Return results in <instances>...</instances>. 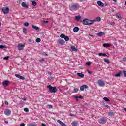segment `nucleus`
Here are the masks:
<instances>
[{
  "label": "nucleus",
  "mask_w": 126,
  "mask_h": 126,
  "mask_svg": "<svg viewBox=\"0 0 126 126\" xmlns=\"http://www.w3.org/2000/svg\"><path fill=\"white\" fill-rule=\"evenodd\" d=\"M47 88H48L49 91L51 93H56L58 91V89L56 87H53L51 85L47 86Z\"/></svg>",
  "instance_id": "obj_1"
},
{
  "label": "nucleus",
  "mask_w": 126,
  "mask_h": 126,
  "mask_svg": "<svg viewBox=\"0 0 126 126\" xmlns=\"http://www.w3.org/2000/svg\"><path fill=\"white\" fill-rule=\"evenodd\" d=\"M2 11L4 14H7L9 12V8L8 7H4L2 9Z\"/></svg>",
  "instance_id": "obj_2"
},
{
  "label": "nucleus",
  "mask_w": 126,
  "mask_h": 126,
  "mask_svg": "<svg viewBox=\"0 0 126 126\" xmlns=\"http://www.w3.org/2000/svg\"><path fill=\"white\" fill-rule=\"evenodd\" d=\"M60 37L62 38V39H64L66 41H69V37L67 36H65L64 34H61Z\"/></svg>",
  "instance_id": "obj_3"
},
{
  "label": "nucleus",
  "mask_w": 126,
  "mask_h": 126,
  "mask_svg": "<svg viewBox=\"0 0 126 126\" xmlns=\"http://www.w3.org/2000/svg\"><path fill=\"white\" fill-rule=\"evenodd\" d=\"M98 84L101 87H104V86H105V82L102 80H99L98 81Z\"/></svg>",
  "instance_id": "obj_4"
},
{
  "label": "nucleus",
  "mask_w": 126,
  "mask_h": 126,
  "mask_svg": "<svg viewBox=\"0 0 126 126\" xmlns=\"http://www.w3.org/2000/svg\"><path fill=\"white\" fill-rule=\"evenodd\" d=\"M57 42L58 43V44H59V45H64V43H65V42L64 41V40H63V39H62L61 38L58 39L57 40Z\"/></svg>",
  "instance_id": "obj_5"
},
{
  "label": "nucleus",
  "mask_w": 126,
  "mask_h": 126,
  "mask_svg": "<svg viewBox=\"0 0 126 126\" xmlns=\"http://www.w3.org/2000/svg\"><path fill=\"white\" fill-rule=\"evenodd\" d=\"M18 49L19 51H22L24 49V45L21 43L19 44L18 45Z\"/></svg>",
  "instance_id": "obj_6"
},
{
  "label": "nucleus",
  "mask_w": 126,
  "mask_h": 126,
  "mask_svg": "<svg viewBox=\"0 0 126 126\" xmlns=\"http://www.w3.org/2000/svg\"><path fill=\"white\" fill-rule=\"evenodd\" d=\"M4 114L6 115V116H9L11 114V111L10 109H6L4 111Z\"/></svg>",
  "instance_id": "obj_7"
},
{
  "label": "nucleus",
  "mask_w": 126,
  "mask_h": 126,
  "mask_svg": "<svg viewBox=\"0 0 126 126\" xmlns=\"http://www.w3.org/2000/svg\"><path fill=\"white\" fill-rule=\"evenodd\" d=\"M95 22V20L88 19V25H92Z\"/></svg>",
  "instance_id": "obj_8"
},
{
  "label": "nucleus",
  "mask_w": 126,
  "mask_h": 126,
  "mask_svg": "<svg viewBox=\"0 0 126 126\" xmlns=\"http://www.w3.org/2000/svg\"><path fill=\"white\" fill-rule=\"evenodd\" d=\"M71 8H72V9L76 10V9H77V8H78V4H77L72 5L71 6Z\"/></svg>",
  "instance_id": "obj_9"
},
{
  "label": "nucleus",
  "mask_w": 126,
  "mask_h": 126,
  "mask_svg": "<svg viewBox=\"0 0 126 126\" xmlns=\"http://www.w3.org/2000/svg\"><path fill=\"white\" fill-rule=\"evenodd\" d=\"M15 76L17 77V78H19V79H22V80H24V79H25V78H24L23 76H20L19 74H15Z\"/></svg>",
  "instance_id": "obj_10"
},
{
  "label": "nucleus",
  "mask_w": 126,
  "mask_h": 126,
  "mask_svg": "<svg viewBox=\"0 0 126 126\" xmlns=\"http://www.w3.org/2000/svg\"><path fill=\"white\" fill-rule=\"evenodd\" d=\"M9 83V81L6 80L2 83V84L3 86H7Z\"/></svg>",
  "instance_id": "obj_11"
},
{
  "label": "nucleus",
  "mask_w": 126,
  "mask_h": 126,
  "mask_svg": "<svg viewBox=\"0 0 126 126\" xmlns=\"http://www.w3.org/2000/svg\"><path fill=\"white\" fill-rule=\"evenodd\" d=\"M83 24L85 25H88V19H85L83 20Z\"/></svg>",
  "instance_id": "obj_12"
},
{
  "label": "nucleus",
  "mask_w": 126,
  "mask_h": 126,
  "mask_svg": "<svg viewBox=\"0 0 126 126\" xmlns=\"http://www.w3.org/2000/svg\"><path fill=\"white\" fill-rule=\"evenodd\" d=\"M22 6H23V7H24L25 8H28V5H27L26 3L24 2H23L22 3Z\"/></svg>",
  "instance_id": "obj_13"
},
{
  "label": "nucleus",
  "mask_w": 126,
  "mask_h": 126,
  "mask_svg": "<svg viewBox=\"0 0 126 126\" xmlns=\"http://www.w3.org/2000/svg\"><path fill=\"white\" fill-rule=\"evenodd\" d=\"M97 4L99 6H101V7H103L104 6V3H103L101 1H98Z\"/></svg>",
  "instance_id": "obj_14"
},
{
  "label": "nucleus",
  "mask_w": 126,
  "mask_h": 126,
  "mask_svg": "<svg viewBox=\"0 0 126 126\" xmlns=\"http://www.w3.org/2000/svg\"><path fill=\"white\" fill-rule=\"evenodd\" d=\"M78 31H79V28L77 27H74V29H73V32H75V33H76L77 32H78Z\"/></svg>",
  "instance_id": "obj_15"
},
{
  "label": "nucleus",
  "mask_w": 126,
  "mask_h": 126,
  "mask_svg": "<svg viewBox=\"0 0 126 126\" xmlns=\"http://www.w3.org/2000/svg\"><path fill=\"white\" fill-rule=\"evenodd\" d=\"M104 35H105V32H103L97 33V36H99V37H102V36H104Z\"/></svg>",
  "instance_id": "obj_16"
},
{
  "label": "nucleus",
  "mask_w": 126,
  "mask_h": 126,
  "mask_svg": "<svg viewBox=\"0 0 126 126\" xmlns=\"http://www.w3.org/2000/svg\"><path fill=\"white\" fill-rule=\"evenodd\" d=\"M100 121H101L100 124H106V120H105V118H101Z\"/></svg>",
  "instance_id": "obj_17"
},
{
  "label": "nucleus",
  "mask_w": 126,
  "mask_h": 126,
  "mask_svg": "<svg viewBox=\"0 0 126 126\" xmlns=\"http://www.w3.org/2000/svg\"><path fill=\"white\" fill-rule=\"evenodd\" d=\"M72 126H78V123H77V122L74 121L72 123Z\"/></svg>",
  "instance_id": "obj_18"
},
{
  "label": "nucleus",
  "mask_w": 126,
  "mask_h": 126,
  "mask_svg": "<svg viewBox=\"0 0 126 126\" xmlns=\"http://www.w3.org/2000/svg\"><path fill=\"white\" fill-rule=\"evenodd\" d=\"M71 49L73 52H77L78 50L76 49V47L75 46H71Z\"/></svg>",
  "instance_id": "obj_19"
},
{
  "label": "nucleus",
  "mask_w": 126,
  "mask_h": 126,
  "mask_svg": "<svg viewBox=\"0 0 126 126\" xmlns=\"http://www.w3.org/2000/svg\"><path fill=\"white\" fill-rule=\"evenodd\" d=\"M77 75L79 77H81V78H83L84 77V74L80 73H77Z\"/></svg>",
  "instance_id": "obj_20"
},
{
  "label": "nucleus",
  "mask_w": 126,
  "mask_h": 126,
  "mask_svg": "<svg viewBox=\"0 0 126 126\" xmlns=\"http://www.w3.org/2000/svg\"><path fill=\"white\" fill-rule=\"evenodd\" d=\"M98 56H99L100 57L102 56H103V57H107V54L106 53H99Z\"/></svg>",
  "instance_id": "obj_21"
},
{
  "label": "nucleus",
  "mask_w": 126,
  "mask_h": 126,
  "mask_svg": "<svg viewBox=\"0 0 126 126\" xmlns=\"http://www.w3.org/2000/svg\"><path fill=\"white\" fill-rule=\"evenodd\" d=\"M80 18H81V16H77L75 17V19L77 20V21H79V20H80Z\"/></svg>",
  "instance_id": "obj_22"
},
{
  "label": "nucleus",
  "mask_w": 126,
  "mask_h": 126,
  "mask_svg": "<svg viewBox=\"0 0 126 126\" xmlns=\"http://www.w3.org/2000/svg\"><path fill=\"white\" fill-rule=\"evenodd\" d=\"M122 71H120L118 73L116 74L115 75V76L116 77H120V76H121V75H122Z\"/></svg>",
  "instance_id": "obj_23"
},
{
  "label": "nucleus",
  "mask_w": 126,
  "mask_h": 126,
  "mask_svg": "<svg viewBox=\"0 0 126 126\" xmlns=\"http://www.w3.org/2000/svg\"><path fill=\"white\" fill-rule=\"evenodd\" d=\"M110 46L111 45L108 43H104L103 44V47H104V48H109Z\"/></svg>",
  "instance_id": "obj_24"
},
{
  "label": "nucleus",
  "mask_w": 126,
  "mask_h": 126,
  "mask_svg": "<svg viewBox=\"0 0 126 126\" xmlns=\"http://www.w3.org/2000/svg\"><path fill=\"white\" fill-rule=\"evenodd\" d=\"M114 115H115V113L113 112H108V116H110V117H112Z\"/></svg>",
  "instance_id": "obj_25"
},
{
  "label": "nucleus",
  "mask_w": 126,
  "mask_h": 126,
  "mask_svg": "<svg viewBox=\"0 0 126 126\" xmlns=\"http://www.w3.org/2000/svg\"><path fill=\"white\" fill-rule=\"evenodd\" d=\"M32 28H33V29H35V30H39V27L34 26V25H32Z\"/></svg>",
  "instance_id": "obj_26"
},
{
  "label": "nucleus",
  "mask_w": 126,
  "mask_h": 126,
  "mask_svg": "<svg viewBox=\"0 0 126 126\" xmlns=\"http://www.w3.org/2000/svg\"><path fill=\"white\" fill-rule=\"evenodd\" d=\"M95 21H98V22L101 21V17H97L95 20Z\"/></svg>",
  "instance_id": "obj_27"
},
{
  "label": "nucleus",
  "mask_w": 126,
  "mask_h": 126,
  "mask_svg": "<svg viewBox=\"0 0 126 126\" xmlns=\"http://www.w3.org/2000/svg\"><path fill=\"white\" fill-rule=\"evenodd\" d=\"M104 61L105 62V63H110V61H109V59H107L106 58L104 59Z\"/></svg>",
  "instance_id": "obj_28"
},
{
  "label": "nucleus",
  "mask_w": 126,
  "mask_h": 126,
  "mask_svg": "<svg viewBox=\"0 0 126 126\" xmlns=\"http://www.w3.org/2000/svg\"><path fill=\"white\" fill-rule=\"evenodd\" d=\"M103 100H104V101H106V102H110V99H109V98L107 97H104Z\"/></svg>",
  "instance_id": "obj_29"
},
{
  "label": "nucleus",
  "mask_w": 126,
  "mask_h": 126,
  "mask_svg": "<svg viewBox=\"0 0 126 126\" xmlns=\"http://www.w3.org/2000/svg\"><path fill=\"white\" fill-rule=\"evenodd\" d=\"M32 5L33 6H36V5H37V2L36 1H33L32 2Z\"/></svg>",
  "instance_id": "obj_30"
},
{
  "label": "nucleus",
  "mask_w": 126,
  "mask_h": 126,
  "mask_svg": "<svg viewBox=\"0 0 126 126\" xmlns=\"http://www.w3.org/2000/svg\"><path fill=\"white\" fill-rule=\"evenodd\" d=\"M24 26H26V27H28V26H29V23L28 22H25L24 24Z\"/></svg>",
  "instance_id": "obj_31"
},
{
  "label": "nucleus",
  "mask_w": 126,
  "mask_h": 126,
  "mask_svg": "<svg viewBox=\"0 0 126 126\" xmlns=\"http://www.w3.org/2000/svg\"><path fill=\"white\" fill-rule=\"evenodd\" d=\"M3 48H6L7 47L5 45H0V49H3Z\"/></svg>",
  "instance_id": "obj_32"
},
{
  "label": "nucleus",
  "mask_w": 126,
  "mask_h": 126,
  "mask_svg": "<svg viewBox=\"0 0 126 126\" xmlns=\"http://www.w3.org/2000/svg\"><path fill=\"white\" fill-rule=\"evenodd\" d=\"M86 64L87 65H88V66H90L91 63H90V62L88 61L86 62Z\"/></svg>",
  "instance_id": "obj_33"
},
{
  "label": "nucleus",
  "mask_w": 126,
  "mask_h": 126,
  "mask_svg": "<svg viewBox=\"0 0 126 126\" xmlns=\"http://www.w3.org/2000/svg\"><path fill=\"white\" fill-rule=\"evenodd\" d=\"M24 111L27 113H28L29 112V109L28 108H25L24 109Z\"/></svg>",
  "instance_id": "obj_34"
},
{
  "label": "nucleus",
  "mask_w": 126,
  "mask_h": 126,
  "mask_svg": "<svg viewBox=\"0 0 126 126\" xmlns=\"http://www.w3.org/2000/svg\"><path fill=\"white\" fill-rule=\"evenodd\" d=\"M48 79L50 81H53V80H54V78L52 76H50L49 77H48Z\"/></svg>",
  "instance_id": "obj_35"
},
{
  "label": "nucleus",
  "mask_w": 126,
  "mask_h": 126,
  "mask_svg": "<svg viewBox=\"0 0 126 126\" xmlns=\"http://www.w3.org/2000/svg\"><path fill=\"white\" fill-rule=\"evenodd\" d=\"M26 31H27V29H26V28L23 29V32L24 34H26Z\"/></svg>",
  "instance_id": "obj_36"
},
{
  "label": "nucleus",
  "mask_w": 126,
  "mask_h": 126,
  "mask_svg": "<svg viewBox=\"0 0 126 126\" xmlns=\"http://www.w3.org/2000/svg\"><path fill=\"white\" fill-rule=\"evenodd\" d=\"M75 98H77L78 99H83V96L80 95L79 96H75Z\"/></svg>",
  "instance_id": "obj_37"
},
{
  "label": "nucleus",
  "mask_w": 126,
  "mask_h": 126,
  "mask_svg": "<svg viewBox=\"0 0 126 126\" xmlns=\"http://www.w3.org/2000/svg\"><path fill=\"white\" fill-rule=\"evenodd\" d=\"M36 43H40V42H41V39L40 38H37L36 40Z\"/></svg>",
  "instance_id": "obj_38"
},
{
  "label": "nucleus",
  "mask_w": 126,
  "mask_h": 126,
  "mask_svg": "<svg viewBox=\"0 0 126 126\" xmlns=\"http://www.w3.org/2000/svg\"><path fill=\"white\" fill-rule=\"evenodd\" d=\"M78 91V88H74V93H76Z\"/></svg>",
  "instance_id": "obj_39"
},
{
  "label": "nucleus",
  "mask_w": 126,
  "mask_h": 126,
  "mask_svg": "<svg viewBox=\"0 0 126 126\" xmlns=\"http://www.w3.org/2000/svg\"><path fill=\"white\" fill-rule=\"evenodd\" d=\"M80 89V90H81V91H83V90H84V87H83V85L82 86H81Z\"/></svg>",
  "instance_id": "obj_40"
},
{
  "label": "nucleus",
  "mask_w": 126,
  "mask_h": 126,
  "mask_svg": "<svg viewBox=\"0 0 126 126\" xmlns=\"http://www.w3.org/2000/svg\"><path fill=\"white\" fill-rule=\"evenodd\" d=\"M9 59V56L4 57L3 60H8Z\"/></svg>",
  "instance_id": "obj_41"
},
{
  "label": "nucleus",
  "mask_w": 126,
  "mask_h": 126,
  "mask_svg": "<svg viewBox=\"0 0 126 126\" xmlns=\"http://www.w3.org/2000/svg\"><path fill=\"white\" fill-rule=\"evenodd\" d=\"M123 75H124V76H125V77H126V71H124Z\"/></svg>",
  "instance_id": "obj_42"
},
{
  "label": "nucleus",
  "mask_w": 126,
  "mask_h": 126,
  "mask_svg": "<svg viewBox=\"0 0 126 126\" xmlns=\"http://www.w3.org/2000/svg\"><path fill=\"white\" fill-rule=\"evenodd\" d=\"M83 86L84 87V89H85V88H88V86L86 85H84Z\"/></svg>",
  "instance_id": "obj_43"
},
{
  "label": "nucleus",
  "mask_w": 126,
  "mask_h": 126,
  "mask_svg": "<svg viewBox=\"0 0 126 126\" xmlns=\"http://www.w3.org/2000/svg\"><path fill=\"white\" fill-rule=\"evenodd\" d=\"M57 122L59 123V124H60V125H61L63 123V122L61 121V120H57Z\"/></svg>",
  "instance_id": "obj_44"
},
{
  "label": "nucleus",
  "mask_w": 126,
  "mask_h": 126,
  "mask_svg": "<svg viewBox=\"0 0 126 126\" xmlns=\"http://www.w3.org/2000/svg\"><path fill=\"white\" fill-rule=\"evenodd\" d=\"M61 125L62 126H66V125H65V124H64V123L63 122H62V124H61Z\"/></svg>",
  "instance_id": "obj_45"
},
{
  "label": "nucleus",
  "mask_w": 126,
  "mask_h": 126,
  "mask_svg": "<svg viewBox=\"0 0 126 126\" xmlns=\"http://www.w3.org/2000/svg\"><path fill=\"white\" fill-rule=\"evenodd\" d=\"M42 55H43V56H48V54H47L46 52H43V53H42Z\"/></svg>",
  "instance_id": "obj_46"
},
{
  "label": "nucleus",
  "mask_w": 126,
  "mask_h": 126,
  "mask_svg": "<svg viewBox=\"0 0 126 126\" xmlns=\"http://www.w3.org/2000/svg\"><path fill=\"white\" fill-rule=\"evenodd\" d=\"M126 57H124V58H123V62H126Z\"/></svg>",
  "instance_id": "obj_47"
},
{
  "label": "nucleus",
  "mask_w": 126,
  "mask_h": 126,
  "mask_svg": "<svg viewBox=\"0 0 126 126\" xmlns=\"http://www.w3.org/2000/svg\"><path fill=\"white\" fill-rule=\"evenodd\" d=\"M49 109H52V108H53V105H49Z\"/></svg>",
  "instance_id": "obj_48"
},
{
  "label": "nucleus",
  "mask_w": 126,
  "mask_h": 126,
  "mask_svg": "<svg viewBox=\"0 0 126 126\" xmlns=\"http://www.w3.org/2000/svg\"><path fill=\"white\" fill-rule=\"evenodd\" d=\"M5 105H7V106H8V102L5 101Z\"/></svg>",
  "instance_id": "obj_49"
},
{
  "label": "nucleus",
  "mask_w": 126,
  "mask_h": 126,
  "mask_svg": "<svg viewBox=\"0 0 126 126\" xmlns=\"http://www.w3.org/2000/svg\"><path fill=\"white\" fill-rule=\"evenodd\" d=\"M43 23H49V21H44Z\"/></svg>",
  "instance_id": "obj_50"
},
{
  "label": "nucleus",
  "mask_w": 126,
  "mask_h": 126,
  "mask_svg": "<svg viewBox=\"0 0 126 126\" xmlns=\"http://www.w3.org/2000/svg\"><path fill=\"white\" fill-rule=\"evenodd\" d=\"M28 126H37L35 125H34V124H31V125H29Z\"/></svg>",
  "instance_id": "obj_51"
},
{
  "label": "nucleus",
  "mask_w": 126,
  "mask_h": 126,
  "mask_svg": "<svg viewBox=\"0 0 126 126\" xmlns=\"http://www.w3.org/2000/svg\"><path fill=\"white\" fill-rule=\"evenodd\" d=\"M20 126H25V124L24 123H22L21 124Z\"/></svg>",
  "instance_id": "obj_52"
},
{
  "label": "nucleus",
  "mask_w": 126,
  "mask_h": 126,
  "mask_svg": "<svg viewBox=\"0 0 126 126\" xmlns=\"http://www.w3.org/2000/svg\"><path fill=\"white\" fill-rule=\"evenodd\" d=\"M44 61H45L44 59H41L40 60V63H43V62H44Z\"/></svg>",
  "instance_id": "obj_53"
},
{
  "label": "nucleus",
  "mask_w": 126,
  "mask_h": 126,
  "mask_svg": "<svg viewBox=\"0 0 126 126\" xmlns=\"http://www.w3.org/2000/svg\"><path fill=\"white\" fill-rule=\"evenodd\" d=\"M41 126H46V124H45V123H42V124H41Z\"/></svg>",
  "instance_id": "obj_54"
},
{
  "label": "nucleus",
  "mask_w": 126,
  "mask_h": 126,
  "mask_svg": "<svg viewBox=\"0 0 126 126\" xmlns=\"http://www.w3.org/2000/svg\"><path fill=\"white\" fill-rule=\"evenodd\" d=\"M117 17H118V18H119V19H120V20H121V19H122V17H121L119 16H117Z\"/></svg>",
  "instance_id": "obj_55"
},
{
  "label": "nucleus",
  "mask_w": 126,
  "mask_h": 126,
  "mask_svg": "<svg viewBox=\"0 0 126 126\" xmlns=\"http://www.w3.org/2000/svg\"><path fill=\"white\" fill-rule=\"evenodd\" d=\"M29 42H30V43H31V42H32V40H31V39H29Z\"/></svg>",
  "instance_id": "obj_56"
},
{
  "label": "nucleus",
  "mask_w": 126,
  "mask_h": 126,
  "mask_svg": "<svg viewBox=\"0 0 126 126\" xmlns=\"http://www.w3.org/2000/svg\"><path fill=\"white\" fill-rule=\"evenodd\" d=\"M80 0V1H85V0Z\"/></svg>",
  "instance_id": "obj_57"
},
{
  "label": "nucleus",
  "mask_w": 126,
  "mask_h": 126,
  "mask_svg": "<svg viewBox=\"0 0 126 126\" xmlns=\"http://www.w3.org/2000/svg\"><path fill=\"white\" fill-rule=\"evenodd\" d=\"M23 101H26V98H23Z\"/></svg>",
  "instance_id": "obj_58"
},
{
  "label": "nucleus",
  "mask_w": 126,
  "mask_h": 126,
  "mask_svg": "<svg viewBox=\"0 0 126 126\" xmlns=\"http://www.w3.org/2000/svg\"><path fill=\"white\" fill-rule=\"evenodd\" d=\"M85 106H88V104H87V103H85L84 104Z\"/></svg>",
  "instance_id": "obj_59"
},
{
  "label": "nucleus",
  "mask_w": 126,
  "mask_h": 126,
  "mask_svg": "<svg viewBox=\"0 0 126 126\" xmlns=\"http://www.w3.org/2000/svg\"><path fill=\"white\" fill-rule=\"evenodd\" d=\"M123 110H124V111H125V112H126V108H123Z\"/></svg>",
  "instance_id": "obj_60"
},
{
  "label": "nucleus",
  "mask_w": 126,
  "mask_h": 126,
  "mask_svg": "<svg viewBox=\"0 0 126 126\" xmlns=\"http://www.w3.org/2000/svg\"><path fill=\"white\" fill-rule=\"evenodd\" d=\"M76 98V101H77V102H78V98Z\"/></svg>",
  "instance_id": "obj_61"
},
{
  "label": "nucleus",
  "mask_w": 126,
  "mask_h": 126,
  "mask_svg": "<svg viewBox=\"0 0 126 126\" xmlns=\"http://www.w3.org/2000/svg\"><path fill=\"white\" fill-rule=\"evenodd\" d=\"M5 124H8V121H5Z\"/></svg>",
  "instance_id": "obj_62"
},
{
  "label": "nucleus",
  "mask_w": 126,
  "mask_h": 126,
  "mask_svg": "<svg viewBox=\"0 0 126 126\" xmlns=\"http://www.w3.org/2000/svg\"><path fill=\"white\" fill-rule=\"evenodd\" d=\"M88 73L89 74H91V73H92L91 72H90V71H89L88 72Z\"/></svg>",
  "instance_id": "obj_63"
},
{
  "label": "nucleus",
  "mask_w": 126,
  "mask_h": 126,
  "mask_svg": "<svg viewBox=\"0 0 126 126\" xmlns=\"http://www.w3.org/2000/svg\"><path fill=\"white\" fill-rule=\"evenodd\" d=\"M105 107H106V108H109V105H106Z\"/></svg>",
  "instance_id": "obj_64"
}]
</instances>
